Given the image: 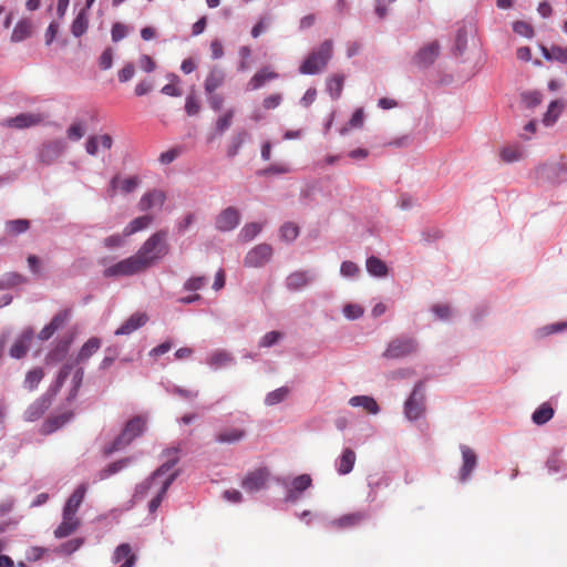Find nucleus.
Wrapping results in <instances>:
<instances>
[{
	"label": "nucleus",
	"instance_id": "obj_49",
	"mask_svg": "<svg viewBox=\"0 0 567 567\" xmlns=\"http://www.w3.org/2000/svg\"><path fill=\"white\" fill-rule=\"evenodd\" d=\"M560 113V106L557 101L550 103L547 112L544 115L543 122L546 126L553 125L558 118Z\"/></svg>",
	"mask_w": 567,
	"mask_h": 567
},
{
	"label": "nucleus",
	"instance_id": "obj_26",
	"mask_svg": "<svg viewBox=\"0 0 567 567\" xmlns=\"http://www.w3.org/2000/svg\"><path fill=\"white\" fill-rule=\"evenodd\" d=\"M122 559H125V561L120 567H133L136 561V556L132 553V548L130 544H121L116 547L113 560L114 563H118Z\"/></svg>",
	"mask_w": 567,
	"mask_h": 567
},
{
	"label": "nucleus",
	"instance_id": "obj_53",
	"mask_svg": "<svg viewBox=\"0 0 567 567\" xmlns=\"http://www.w3.org/2000/svg\"><path fill=\"white\" fill-rule=\"evenodd\" d=\"M87 492V484H80L74 491H73V515L78 511L80 504L82 503L85 494Z\"/></svg>",
	"mask_w": 567,
	"mask_h": 567
},
{
	"label": "nucleus",
	"instance_id": "obj_54",
	"mask_svg": "<svg viewBox=\"0 0 567 567\" xmlns=\"http://www.w3.org/2000/svg\"><path fill=\"white\" fill-rule=\"evenodd\" d=\"M114 51L106 48L99 58V65L102 70H109L113 64Z\"/></svg>",
	"mask_w": 567,
	"mask_h": 567
},
{
	"label": "nucleus",
	"instance_id": "obj_46",
	"mask_svg": "<svg viewBox=\"0 0 567 567\" xmlns=\"http://www.w3.org/2000/svg\"><path fill=\"white\" fill-rule=\"evenodd\" d=\"M43 378V371L40 368H35L29 371L24 379V385L30 391H33Z\"/></svg>",
	"mask_w": 567,
	"mask_h": 567
},
{
	"label": "nucleus",
	"instance_id": "obj_42",
	"mask_svg": "<svg viewBox=\"0 0 567 567\" xmlns=\"http://www.w3.org/2000/svg\"><path fill=\"white\" fill-rule=\"evenodd\" d=\"M68 421H69V415L68 414H62V415H59V416L50 417L42 425V432L44 434H50V433L54 432L55 430H58L59 427H61L64 424H66Z\"/></svg>",
	"mask_w": 567,
	"mask_h": 567
},
{
	"label": "nucleus",
	"instance_id": "obj_63",
	"mask_svg": "<svg viewBox=\"0 0 567 567\" xmlns=\"http://www.w3.org/2000/svg\"><path fill=\"white\" fill-rule=\"evenodd\" d=\"M185 111L188 115H195L199 111V103L194 95H189L186 99Z\"/></svg>",
	"mask_w": 567,
	"mask_h": 567
},
{
	"label": "nucleus",
	"instance_id": "obj_4",
	"mask_svg": "<svg viewBox=\"0 0 567 567\" xmlns=\"http://www.w3.org/2000/svg\"><path fill=\"white\" fill-rule=\"evenodd\" d=\"M146 269V261L141 259V257L136 252L134 256H131L106 268L104 274L106 277L132 276L142 272Z\"/></svg>",
	"mask_w": 567,
	"mask_h": 567
},
{
	"label": "nucleus",
	"instance_id": "obj_27",
	"mask_svg": "<svg viewBox=\"0 0 567 567\" xmlns=\"http://www.w3.org/2000/svg\"><path fill=\"white\" fill-rule=\"evenodd\" d=\"M349 404L355 408H362L367 413L378 414L380 408L377 401L372 396L357 395L349 400Z\"/></svg>",
	"mask_w": 567,
	"mask_h": 567
},
{
	"label": "nucleus",
	"instance_id": "obj_15",
	"mask_svg": "<svg viewBox=\"0 0 567 567\" xmlns=\"http://www.w3.org/2000/svg\"><path fill=\"white\" fill-rule=\"evenodd\" d=\"M460 449L463 457V464L460 470V481L465 482L468 480L477 464V455L471 447L466 445H461Z\"/></svg>",
	"mask_w": 567,
	"mask_h": 567
},
{
	"label": "nucleus",
	"instance_id": "obj_3",
	"mask_svg": "<svg viewBox=\"0 0 567 567\" xmlns=\"http://www.w3.org/2000/svg\"><path fill=\"white\" fill-rule=\"evenodd\" d=\"M145 425L146 420L143 416L137 415L128 420L122 433L114 440L109 453L128 445L135 437L140 436L144 432Z\"/></svg>",
	"mask_w": 567,
	"mask_h": 567
},
{
	"label": "nucleus",
	"instance_id": "obj_56",
	"mask_svg": "<svg viewBox=\"0 0 567 567\" xmlns=\"http://www.w3.org/2000/svg\"><path fill=\"white\" fill-rule=\"evenodd\" d=\"M135 74V66L133 63H126L117 73L118 81L121 83H126L133 79Z\"/></svg>",
	"mask_w": 567,
	"mask_h": 567
},
{
	"label": "nucleus",
	"instance_id": "obj_16",
	"mask_svg": "<svg viewBox=\"0 0 567 567\" xmlns=\"http://www.w3.org/2000/svg\"><path fill=\"white\" fill-rule=\"evenodd\" d=\"M33 340V331L31 329H25L22 333L16 339L14 343L10 348V355L14 359L23 358Z\"/></svg>",
	"mask_w": 567,
	"mask_h": 567
},
{
	"label": "nucleus",
	"instance_id": "obj_45",
	"mask_svg": "<svg viewBox=\"0 0 567 567\" xmlns=\"http://www.w3.org/2000/svg\"><path fill=\"white\" fill-rule=\"evenodd\" d=\"M289 392L290 390L288 386L278 388L267 394L265 403L267 405H276L286 400L287 396L289 395Z\"/></svg>",
	"mask_w": 567,
	"mask_h": 567
},
{
	"label": "nucleus",
	"instance_id": "obj_21",
	"mask_svg": "<svg viewBox=\"0 0 567 567\" xmlns=\"http://www.w3.org/2000/svg\"><path fill=\"white\" fill-rule=\"evenodd\" d=\"M113 138L110 134L91 135L85 142V151L90 155H96L99 146L104 150H111Z\"/></svg>",
	"mask_w": 567,
	"mask_h": 567
},
{
	"label": "nucleus",
	"instance_id": "obj_55",
	"mask_svg": "<svg viewBox=\"0 0 567 567\" xmlns=\"http://www.w3.org/2000/svg\"><path fill=\"white\" fill-rule=\"evenodd\" d=\"M182 153V147H173L166 152H163L161 155H159V158L158 161L163 164V165H168L171 164L172 162H174Z\"/></svg>",
	"mask_w": 567,
	"mask_h": 567
},
{
	"label": "nucleus",
	"instance_id": "obj_37",
	"mask_svg": "<svg viewBox=\"0 0 567 567\" xmlns=\"http://www.w3.org/2000/svg\"><path fill=\"white\" fill-rule=\"evenodd\" d=\"M546 466L550 474L563 473V476L567 477V465L559 453L551 454L546 462Z\"/></svg>",
	"mask_w": 567,
	"mask_h": 567
},
{
	"label": "nucleus",
	"instance_id": "obj_59",
	"mask_svg": "<svg viewBox=\"0 0 567 567\" xmlns=\"http://www.w3.org/2000/svg\"><path fill=\"white\" fill-rule=\"evenodd\" d=\"M363 308L354 303H349L343 308V313L348 319H358L363 315Z\"/></svg>",
	"mask_w": 567,
	"mask_h": 567
},
{
	"label": "nucleus",
	"instance_id": "obj_48",
	"mask_svg": "<svg viewBox=\"0 0 567 567\" xmlns=\"http://www.w3.org/2000/svg\"><path fill=\"white\" fill-rule=\"evenodd\" d=\"M299 235V227L293 223H285L280 227V237L286 241L295 240Z\"/></svg>",
	"mask_w": 567,
	"mask_h": 567
},
{
	"label": "nucleus",
	"instance_id": "obj_13",
	"mask_svg": "<svg viewBox=\"0 0 567 567\" xmlns=\"http://www.w3.org/2000/svg\"><path fill=\"white\" fill-rule=\"evenodd\" d=\"M440 54V44L437 41H433L423 48H421L414 56V62L419 66H429Z\"/></svg>",
	"mask_w": 567,
	"mask_h": 567
},
{
	"label": "nucleus",
	"instance_id": "obj_7",
	"mask_svg": "<svg viewBox=\"0 0 567 567\" xmlns=\"http://www.w3.org/2000/svg\"><path fill=\"white\" fill-rule=\"evenodd\" d=\"M272 252L270 245L259 244L247 252L244 258V266L248 268L262 267L270 261Z\"/></svg>",
	"mask_w": 567,
	"mask_h": 567
},
{
	"label": "nucleus",
	"instance_id": "obj_28",
	"mask_svg": "<svg viewBox=\"0 0 567 567\" xmlns=\"http://www.w3.org/2000/svg\"><path fill=\"white\" fill-rule=\"evenodd\" d=\"M68 315V311H62L54 316L51 322L40 331L39 338L41 340H48L49 338H51L52 334L65 323Z\"/></svg>",
	"mask_w": 567,
	"mask_h": 567
},
{
	"label": "nucleus",
	"instance_id": "obj_51",
	"mask_svg": "<svg viewBox=\"0 0 567 567\" xmlns=\"http://www.w3.org/2000/svg\"><path fill=\"white\" fill-rule=\"evenodd\" d=\"M87 28V21L84 17V11H81L75 20H73V35L80 37L82 35Z\"/></svg>",
	"mask_w": 567,
	"mask_h": 567
},
{
	"label": "nucleus",
	"instance_id": "obj_39",
	"mask_svg": "<svg viewBox=\"0 0 567 567\" xmlns=\"http://www.w3.org/2000/svg\"><path fill=\"white\" fill-rule=\"evenodd\" d=\"M499 156L503 162L513 163L523 157V152L518 145H507L501 148Z\"/></svg>",
	"mask_w": 567,
	"mask_h": 567
},
{
	"label": "nucleus",
	"instance_id": "obj_24",
	"mask_svg": "<svg viewBox=\"0 0 567 567\" xmlns=\"http://www.w3.org/2000/svg\"><path fill=\"white\" fill-rule=\"evenodd\" d=\"M225 81V72L221 68L215 65L210 69L205 80V91L208 94H213L218 87L223 85Z\"/></svg>",
	"mask_w": 567,
	"mask_h": 567
},
{
	"label": "nucleus",
	"instance_id": "obj_6",
	"mask_svg": "<svg viewBox=\"0 0 567 567\" xmlns=\"http://www.w3.org/2000/svg\"><path fill=\"white\" fill-rule=\"evenodd\" d=\"M416 350L417 343L414 339L396 338L388 344L383 357L388 359H400L416 352Z\"/></svg>",
	"mask_w": 567,
	"mask_h": 567
},
{
	"label": "nucleus",
	"instance_id": "obj_50",
	"mask_svg": "<svg viewBox=\"0 0 567 567\" xmlns=\"http://www.w3.org/2000/svg\"><path fill=\"white\" fill-rule=\"evenodd\" d=\"M130 462L131 458L126 457L109 464L107 467L103 470L102 477H107L116 474L117 472L125 468L130 464Z\"/></svg>",
	"mask_w": 567,
	"mask_h": 567
},
{
	"label": "nucleus",
	"instance_id": "obj_9",
	"mask_svg": "<svg viewBox=\"0 0 567 567\" xmlns=\"http://www.w3.org/2000/svg\"><path fill=\"white\" fill-rule=\"evenodd\" d=\"M45 116L41 113H21L14 117H9L3 121V125L12 128H28L37 126L44 121Z\"/></svg>",
	"mask_w": 567,
	"mask_h": 567
},
{
	"label": "nucleus",
	"instance_id": "obj_31",
	"mask_svg": "<svg viewBox=\"0 0 567 567\" xmlns=\"http://www.w3.org/2000/svg\"><path fill=\"white\" fill-rule=\"evenodd\" d=\"M101 347V340L99 338H91L89 339L81 350L78 353L76 357V363L81 364L84 363L86 360H89L93 353H95Z\"/></svg>",
	"mask_w": 567,
	"mask_h": 567
},
{
	"label": "nucleus",
	"instance_id": "obj_64",
	"mask_svg": "<svg viewBox=\"0 0 567 567\" xmlns=\"http://www.w3.org/2000/svg\"><path fill=\"white\" fill-rule=\"evenodd\" d=\"M138 64H140L141 69L144 70L145 72H152L156 68L155 61L150 55H146V54H144L140 58Z\"/></svg>",
	"mask_w": 567,
	"mask_h": 567
},
{
	"label": "nucleus",
	"instance_id": "obj_40",
	"mask_svg": "<svg viewBox=\"0 0 567 567\" xmlns=\"http://www.w3.org/2000/svg\"><path fill=\"white\" fill-rule=\"evenodd\" d=\"M544 56L567 64V47L551 45L549 49H543Z\"/></svg>",
	"mask_w": 567,
	"mask_h": 567
},
{
	"label": "nucleus",
	"instance_id": "obj_29",
	"mask_svg": "<svg viewBox=\"0 0 567 567\" xmlns=\"http://www.w3.org/2000/svg\"><path fill=\"white\" fill-rule=\"evenodd\" d=\"M312 484V480L308 474H301L292 480L291 488L288 491V497L290 499L298 498V495L309 488Z\"/></svg>",
	"mask_w": 567,
	"mask_h": 567
},
{
	"label": "nucleus",
	"instance_id": "obj_25",
	"mask_svg": "<svg viewBox=\"0 0 567 567\" xmlns=\"http://www.w3.org/2000/svg\"><path fill=\"white\" fill-rule=\"evenodd\" d=\"M234 362L231 353L226 350H215L206 358V363L213 369H220Z\"/></svg>",
	"mask_w": 567,
	"mask_h": 567
},
{
	"label": "nucleus",
	"instance_id": "obj_36",
	"mask_svg": "<svg viewBox=\"0 0 567 567\" xmlns=\"http://www.w3.org/2000/svg\"><path fill=\"white\" fill-rule=\"evenodd\" d=\"M554 416V409L549 403L540 404L532 415V420L537 425L547 423Z\"/></svg>",
	"mask_w": 567,
	"mask_h": 567
},
{
	"label": "nucleus",
	"instance_id": "obj_35",
	"mask_svg": "<svg viewBox=\"0 0 567 567\" xmlns=\"http://www.w3.org/2000/svg\"><path fill=\"white\" fill-rule=\"evenodd\" d=\"M278 74L269 71L268 69H262L258 71L249 81L248 86L250 90L260 89L266 82L277 79Z\"/></svg>",
	"mask_w": 567,
	"mask_h": 567
},
{
	"label": "nucleus",
	"instance_id": "obj_17",
	"mask_svg": "<svg viewBox=\"0 0 567 567\" xmlns=\"http://www.w3.org/2000/svg\"><path fill=\"white\" fill-rule=\"evenodd\" d=\"M165 200L166 195L163 190L152 189L141 197L138 202V209L141 212H146L153 207H163Z\"/></svg>",
	"mask_w": 567,
	"mask_h": 567
},
{
	"label": "nucleus",
	"instance_id": "obj_43",
	"mask_svg": "<svg viewBox=\"0 0 567 567\" xmlns=\"http://www.w3.org/2000/svg\"><path fill=\"white\" fill-rule=\"evenodd\" d=\"M174 478H175L174 475H171L168 478H166L164 481V483L162 484L161 489L157 492L156 496L151 499V502L148 504V508H150L151 513H154L159 507L163 496L166 494V492Z\"/></svg>",
	"mask_w": 567,
	"mask_h": 567
},
{
	"label": "nucleus",
	"instance_id": "obj_60",
	"mask_svg": "<svg viewBox=\"0 0 567 567\" xmlns=\"http://www.w3.org/2000/svg\"><path fill=\"white\" fill-rule=\"evenodd\" d=\"M360 268L352 261H343L340 267V272L344 277H354L359 274Z\"/></svg>",
	"mask_w": 567,
	"mask_h": 567
},
{
	"label": "nucleus",
	"instance_id": "obj_2",
	"mask_svg": "<svg viewBox=\"0 0 567 567\" xmlns=\"http://www.w3.org/2000/svg\"><path fill=\"white\" fill-rule=\"evenodd\" d=\"M333 44L331 40H326L321 43L318 50L308 55L300 66V72L303 74H315L326 68L327 63L332 56Z\"/></svg>",
	"mask_w": 567,
	"mask_h": 567
},
{
	"label": "nucleus",
	"instance_id": "obj_57",
	"mask_svg": "<svg viewBox=\"0 0 567 567\" xmlns=\"http://www.w3.org/2000/svg\"><path fill=\"white\" fill-rule=\"evenodd\" d=\"M282 334L279 331L267 332L260 340L259 346L268 348L277 343L281 339Z\"/></svg>",
	"mask_w": 567,
	"mask_h": 567
},
{
	"label": "nucleus",
	"instance_id": "obj_62",
	"mask_svg": "<svg viewBox=\"0 0 567 567\" xmlns=\"http://www.w3.org/2000/svg\"><path fill=\"white\" fill-rule=\"evenodd\" d=\"M270 19L267 17L261 18L252 28L251 35L258 38L269 25Z\"/></svg>",
	"mask_w": 567,
	"mask_h": 567
},
{
	"label": "nucleus",
	"instance_id": "obj_58",
	"mask_svg": "<svg viewBox=\"0 0 567 567\" xmlns=\"http://www.w3.org/2000/svg\"><path fill=\"white\" fill-rule=\"evenodd\" d=\"M233 116H234L233 110L227 111L223 116H220L216 122L217 131L223 133L227 128H229V126L231 124Z\"/></svg>",
	"mask_w": 567,
	"mask_h": 567
},
{
	"label": "nucleus",
	"instance_id": "obj_44",
	"mask_svg": "<svg viewBox=\"0 0 567 567\" xmlns=\"http://www.w3.org/2000/svg\"><path fill=\"white\" fill-rule=\"evenodd\" d=\"M30 227L28 219H13L6 223V230L9 235H19L27 231Z\"/></svg>",
	"mask_w": 567,
	"mask_h": 567
},
{
	"label": "nucleus",
	"instance_id": "obj_23",
	"mask_svg": "<svg viewBox=\"0 0 567 567\" xmlns=\"http://www.w3.org/2000/svg\"><path fill=\"white\" fill-rule=\"evenodd\" d=\"M357 455L354 451L347 447L342 451V454L336 462L337 471L340 475L349 474L355 464Z\"/></svg>",
	"mask_w": 567,
	"mask_h": 567
},
{
	"label": "nucleus",
	"instance_id": "obj_1",
	"mask_svg": "<svg viewBox=\"0 0 567 567\" xmlns=\"http://www.w3.org/2000/svg\"><path fill=\"white\" fill-rule=\"evenodd\" d=\"M166 230H158L154 233L138 249L137 255L141 259L146 261L147 268L167 255L168 245L166 243Z\"/></svg>",
	"mask_w": 567,
	"mask_h": 567
},
{
	"label": "nucleus",
	"instance_id": "obj_47",
	"mask_svg": "<svg viewBox=\"0 0 567 567\" xmlns=\"http://www.w3.org/2000/svg\"><path fill=\"white\" fill-rule=\"evenodd\" d=\"M168 79H169V83L164 85L162 87V93L165 94V95H168V96H181L182 95V91L181 89L178 87V82H179V79L176 74L172 73L168 75Z\"/></svg>",
	"mask_w": 567,
	"mask_h": 567
},
{
	"label": "nucleus",
	"instance_id": "obj_38",
	"mask_svg": "<svg viewBox=\"0 0 567 567\" xmlns=\"http://www.w3.org/2000/svg\"><path fill=\"white\" fill-rule=\"evenodd\" d=\"M344 76L334 74L327 80V91L333 100L340 97L343 90Z\"/></svg>",
	"mask_w": 567,
	"mask_h": 567
},
{
	"label": "nucleus",
	"instance_id": "obj_20",
	"mask_svg": "<svg viewBox=\"0 0 567 567\" xmlns=\"http://www.w3.org/2000/svg\"><path fill=\"white\" fill-rule=\"evenodd\" d=\"M148 320L145 313H133L118 329L115 330L116 336L131 334L138 328L143 327Z\"/></svg>",
	"mask_w": 567,
	"mask_h": 567
},
{
	"label": "nucleus",
	"instance_id": "obj_8",
	"mask_svg": "<svg viewBox=\"0 0 567 567\" xmlns=\"http://www.w3.org/2000/svg\"><path fill=\"white\" fill-rule=\"evenodd\" d=\"M269 475L267 467L257 468L245 476L241 486L248 493L257 492L266 486Z\"/></svg>",
	"mask_w": 567,
	"mask_h": 567
},
{
	"label": "nucleus",
	"instance_id": "obj_41",
	"mask_svg": "<svg viewBox=\"0 0 567 567\" xmlns=\"http://www.w3.org/2000/svg\"><path fill=\"white\" fill-rule=\"evenodd\" d=\"M261 224L248 223L241 228L239 233V239L244 243H248L252 240L261 231Z\"/></svg>",
	"mask_w": 567,
	"mask_h": 567
},
{
	"label": "nucleus",
	"instance_id": "obj_19",
	"mask_svg": "<svg viewBox=\"0 0 567 567\" xmlns=\"http://www.w3.org/2000/svg\"><path fill=\"white\" fill-rule=\"evenodd\" d=\"M246 436L243 427L226 426L223 427L215 436L216 442L220 444H234L241 441Z\"/></svg>",
	"mask_w": 567,
	"mask_h": 567
},
{
	"label": "nucleus",
	"instance_id": "obj_22",
	"mask_svg": "<svg viewBox=\"0 0 567 567\" xmlns=\"http://www.w3.org/2000/svg\"><path fill=\"white\" fill-rule=\"evenodd\" d=\"M312 281V276L308 271L297 270L290 274L286 279V287L291 291L300 290Z\"/></svg>",
	"mask_w": 567,
	"mask_h": 567
},
{
	"label": "nucleus",
	"instance_id": "obj_18",
	"mask_svg": "<svg viewBox=\"0 0 567 567\" xmlns=\"http://www.w3.org/2000/svg\"><path fill=\"white\" fill-rule=\"evenodd\" d=\"M51 399L48 395H43L35 400L32 404L28 406L24 412V419L28 422H34L39 420L44 412L50 408Z\"/></svg>",
	"mask_w": 567,
	"mask_h": 567
},
{
	"label": "nucleus",
	"instance_id": "obj_5",
	"mask_svg": "<svg viewBox=\"0 0 567 567\" xmlns=\"http://www.w3.org/2000/svg\"><path fill=\"white\" fill-rule=\"evenodd\" d=\"M424 382L420 381L405 401L404 414L410 421L417 420L425 411Z\"/></svg>",
	"mask_w": 567,
	"mask_h": 567
},
{
	"label": "nucleus",
	"instance_id": "obj_34",
	"mask_svg": "<svg viewBox=\"0 0 567 567\" xmlns=\"http://www.w3.org/2000/svg\"><path fill=\"white\" fill-rule=\"evenodd\" d=\"M365 267L368 272L375 277H385L389 271L385 262L375 256H371L367 259Z\"/></svg>",
	"mask_w": 567,
	"mask_h": 567
},
{
	"label": "nucleus",
	"instance_id": "obj_32",
	"mask_svg": "<svg viewBox=\"0 0 567 567\" xmlns=\"http://www.w3.org/2000/svg\"><path fill=\"white\" fill-rule=\"evenodd\" d=\"M152 221L153 216L151 215L138 216L127 224V226L123 230V235L127 237L137 231H141L147 228L152 224Z\"/></svg>",
	"mask_w": 567,
	"mask_h": 567
},
{
	"label": "nucleus",
	"instance_id": "obj_11",
	"mask_svg": "<svg viewBox=\"0 0 567 567\" xmlns=\"http://www.w3.org/2000/svg\"><path fill=\"white\" fill-rule=\"evenodd\" d=\"M240 221V213L237 208L230 206L220 212L216 218V228L220 231L235 229Z\"/></svg>",
	"mask_w": 567,
	"mask_h": 567
},
{
	"label": "nucleus",
	"instance_id": "obj_12",
	"mask_svg": "<svg viewBox=\"0 0 567 567\" xmlns=\"http://www.w3.org/2000/svg\"><path fill=\"white\" fill-rule=\"evenodd\" d=\"M177 462V458H174L172 461L165 462L155 473L154 475L142 482L137 485L134 498L135 499H143L145 495L147 494L148 489L152 487V485L156 482V480L161 476L166 474Z\"/></svg>",
	"mask_w": 567,
	"mask_h": 567
},
{
	"label": "nucleus",
	"instance_id": "obj_61",
	"mask_svg": "<svg viewBox=\"0 0 567 567\" xmlns=\"http://www.w3.org/2000/svg\"><path fill=\"white\" fill-rule=\"evenodd\" d=\"M205 282V277H193L186 281L185 289L190 291L199 290L204 287Z\"/></svg>",
	"mask_w": 567,
	"mask_h": 567
},
{
	"label": "nucleus",
	"instance_id": "obj_52",
	"mask_svg": "<svg viewBox=\"0 0 567 567\" xmlns=\"http://www.w3.org/2000/svg\"><path fill=\"white\" fill-rule=\"evenodd\" d=\"M513 30L515 33L526 37V38H532L534 35L533 27L528 22H525V21L514 22Z\"/></svg>",
	"mask_w": 567,
	"mask_h": 567
},
{
	"label": "nucleus",
	"instance_id": "obj_30",
	"mask_svg": "<svg viewBox=\"0 0 567 567\" xmlns=\"http://www.w3.org/2000/svg\"><path fill=\"white\" fill-rule=\"evenodd\" d=\"M71 497L65 501L63 508V522L54 530L55 538H64L71 535Z\"/></svg>",
	"mask_w": 567,
	"mask_h": 567
},
{
	"label": "nucleus",
	"instance_id": "obj_14",
	"mask_svg": "<svg viewBox=\"0 0 567 567\" xmlns=\"http://www.w3.org/2000/svg\"><path fill=\"white\" fill-rule=\"evenodd\" d=\"M367 518V513L354 512L342 515L329 523L333 529H349L360 525Z\"/></svg>",
	"mask_w": 567,
	"mask_h": 567
},
{
	"label": "nucleus",
	"instance_id": "obj_33",
	"mask_svg": "<svg viewBox=\"0 0 567 567\" xmlns=\"http://www.w3.org/2000/svg\"><path fill=\"white\" fill-rule=\"evenodd\" d=\"M33 31V27L29 20H21L17 23L14 27L12 34H11V41L12 42H21L25 39H28Z\"/></svg>",
	"mask_w": 567,
	"mask_h": 567
},
{
	"label": "nucleus",
	"instance_id": "obj_10",
	"mask_svg": "<svg viewBox=\"0 0 567 567\" xmlns=\"http://www.w3.org/2000/svg\"><path fill=\"white\" fill-rule=\"evenodd\" d=\"M140 183L141 179L138 176L121 178L118 175H115L110 182L107 192L110 197H114L117 190L122 194H130L138 187Z\"/></svg>",
	"mask_w": 567,
	"mask_h": 567
}]
</instances>
